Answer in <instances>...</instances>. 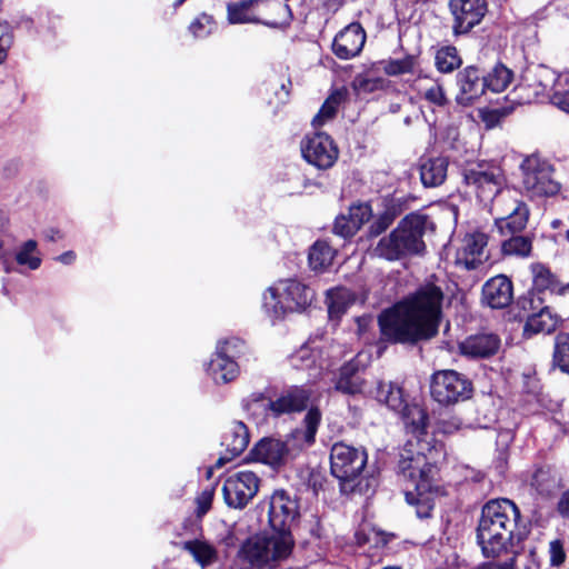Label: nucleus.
<instances>
[{
    "mask_svg": "<svg viewBox=\"0 0 569 569\" xmlns=\"http://www.w3.org/2000/svg\"><path fill=\"white\" fill-rule=\"evenodd\" d=\"M345 99L342 90H335L323 102L319 112L315 116L312 124L321 127L328 121L332 120L338 111L339 106Z\"/></svg>",
    "mask_w": 569,
    "mask_h": 569,
    "instance_id": "nucleus-37",
    "label": "nucleus"
},
{
    "mask_svg": "<svg viewBox=\"0 0 569 569\" xmlns=\"http://www.w3.org/2000/svg\"><path fill=\"white\" fill-rule=\"evenodd\" d=\"M308 401L309 393L303 389L297 388L271 401L269 408L276 416H280L306 409Z\"/></svg>",
    "mask_w": 569,
    "mask_h": 569,
    "instance_id": "nucleus-27",
    "label": "nucleus"
},
{
    "mask_svg": "<svg viewBox=\"0 0 569 569\" xmlns=\"http://www.w3.org/2000/svg\"><path fill=\"white\" fill-rule=\"evenodd\" d=\"M370 216L371 210L368 204L351 206L347 213L337 217L333 231L343 238L351 237L369 220Z\"/></svg>",
    "mask_w": 569,
    "mask_h": 569,
    "instance_id": "nucleus-23",
    "label": "nucleus"
},
{
    "mask_svg": "<svg viewBox=\"0 0 569 569\" xmlns=\"http://www.w3.org/2000/svg\"><path fill=\"white\" fill-rule=\"evenodd\" d=\"M259 478L252 471H238L230 475L222 487L226 503L236 509L244 508L257 495Z\"/></svg>",
    "mask_w": 569,
    "mask_h": 569,
    "instance_id": "nucleus-11",
    "label": "nucleus"
},
{
    "mask_svg": "<svg viewBox=\"0 0 569 569\" xmlns=\"http://www.w3.org/2000/svg\"><path fill=\"white\" fill-rule=\"evenodd\" d=\"M520 511L509 499H493L481 509L477 541L486 558H497L526 538L518 527Z\"/></svg>",
    "mask_w": 569,
    "mask_h": 569,
    "instance_id": "nucleus-3",
    "label": "nucleus"
},
{
    "mask_svg": "<svg viewBox=\"0 0 569 569\" xmlns=\"http://www.w3.org/2000/svg\"><path fill=\"white\" fill-rule=\"evenodd\" d=\"M550 101L557 108L569 113V84L557 86L550 96Z\"/></svg>",
    "mask_w": 569,
    "mask_h": 569,
    "instance_id": "nucleus-49",
    "label": "nucleus"
},
{
    "mask_svg": "<svg viewBox=\"0 0 569 569\" xmlns=\"http://www.w3.org/2000/svg\"><path fill=\"white\" fill-rule=\"evenodd\" d=\"M461 59L457 49L453 47H445L438 50L436 54V66L440 72H451L459 68Z\"/></svg>",
    "mask_w": 569,
    "mask_h": 569,
    "instance_id": "nucleus-44",
    "label": "nucleus"
},
{
    "mask_svg": "<svg viewBox=\"0 0 569 569\" xmlns=\"http://www.w3.org/2000/svg\"><path fill=\"white\" fill-rule=\"evenodd\" d=\"M247 349L246 342L239 338H229L218 342L216 353H224L234 360L244 355Z\"/></svg>",
    "mask_w": 569,
    "mask_h": 569,
    "instance_id": "nucleus-46",
    "label": "nucleus"
},
{
    "mask_svg": "<svg viewBox=\"0 0 569 569\" xmlns=\"http://www.w3.org/2000/svg\"><path fill=\"white\" fill-rule=\"evenodd\" d=\"M367 463V453L343 442L335 443L330 452V469L332 476L342 483L356 480Z\"/></svg>",
    "mask_w": 569,
    "mask_h": 569,
    "instance_id": "nucleus-9",
    "label": "nucleus"
},
{
    "mask_svg": "<svg viewBox=\"0 0 569 569\" xmlns=\"http://www.w3.org/2000/svg\"><path fill=\"white\" fill-rule=\"evenodd\" d=\"M212 24V18L208 14H202L190 24V30L196 38H204L211 33Z\"/></svg>",
    "mask_w": 569,
    "mask_h": 569,
    "instance_id": "nucleus-48",
    "label": "nucleus"
},
{
    "mask_svg": "<svg viewBox=\"0 0 569 569\" xmlns=\"http://www.w3.org/2000/svg\"><path fill=\"white\" fill-rule=\"evenodd\" d=\"M249 443V432L246 425L241 421H233L228 431H226L222 440V445L226 446L227 451L230 453L229 457H220L216 467H222L227 461L239 456Z\"/></svg>",
    "mask_w": 569,
    "mask_h": 569,
    "instance_id": "nucleus-24",
    "label": "nucleus"
},
{
    "mask_svg": "<svg viewBox=\"0 0 569 569\" xmlns=\"http://www.w3.org/2000/svg\"><path fill=\"white\" fill-rule=\"evenodd\" d=\"M213 495H214V489L208 488V489H204L197 497L196 502H197V516L198 517H202L210 510L212 500H213Z\"/></svg>",
    "mask_w": 569,
    "mask_h": 569,
    "instance_id": "nucleus-53",
    "label": "nucleus"
},
{
    "mask_svg": "<svg viewBox=\"0 0 569 569\" xmlns=\"http://www.w3.org/2000/svg\"><path fill=\"white\" fill-rule=\"evenodd\" d=\"M500 339L493 333H480L466 338L459 350L469 358H489L500 349Z\"/></svg>",
    "mask_w": 569,
    "mask_h": 569,
    "instance_id": "nucleus-22",
    "label": "nucleus"
},
{
    "mask_svg": "<svg viewBox=\"0 0 569 569\" xmlns=\"http://www.w3.org/2000/svg\"><path fill=\"white\" fill-rule=\"evenodd\" d=\"M253 0L228 4V20L230 23H258L252 12Z\"/></svg>",
    "mask_w": 569,
    "mask_h": 569,
    "instance_id": "nucleus-39",
    "label": "nucleus"
},
{
    "mask_svg": "<svg viewBox=\"0 0 569 569\" xmlns=\"http://www.w3.org/2000/svg\"><path fill=\"white\" fill-rule=\"evenodd\" d=\"M335 258V250L325 241H317L309 252V264L313 270L328 268Z\"/></svg>",
    "mask_w": 569,
    "mask_h": 569,
    "instance_id": "nucleus-38",
    "label": "nucleus"
},
{
    "mask_svg": "<svg viewBox=\"0 0 569 569\" xmlns=\"http://www.w3.org/2000/svg\"><path fill=\"white\" fill-rule=\"evenodd\" d=\"M6 257V251L3 249V243L0 240V260H2Z\"/></svg>",
    "mask_w": 569,
    "mask_h": 569,
    "instance_id": "nucleus-61",
    "label": "nucleus"
},
{
    "mask_svg": "<svg viewBox=\"0 0 569 569\" xmlns=\"http://www.w3.org/2000/svg\"><path fill=\"white\" fill-rule=\"evenodd\" d=\"M372 319L371 317H359L356 319L358 329L357 332L361 335L363 331H366L367 327L371 323Z\"/></svg>",
    "mask_w": 569,
    "mask_h": 569,
    "instance_id": "nucleus-57",
    "label": "nucleus"
},
{
    "mask_svg": "<svg viewBox=\"0 0 569 569\" xmlns=\"http://www.w3.org/2000/svg\"><path fill=\"white\" fill-rule=\"evenodd\" d=\"M430 393L440 405H455L471 397L472 383L456 370H439L431 376Z\"/></svg>",
    "mask_w": 569,
    "mask_h": 569,
    "instance_id": "nucleus-8",
    "label": "nucleus"
},
{
    "mask_svg": "<svg viewBox=\"0 0 569 569\" xmlns=\"http://www.w3.org/2000/svg\"><path fill=\"white\" fill-rule=\"evenodd\" d=\"M532 250V241L525 236H515L505 240L501 244V251L506 256L528 257Z\"/></svg>",
    "mask_w": 569,
    "mask_h": 569,
    "instance_id": "nucleus-41",
    "label": "nucleus"
},
{
    "mask_svg": "<svg viewBox=\"0 0 569 569\" xmlns=\"http://www.w3.org/2000/svg\"><path fill=\"white\" fill-rule=\"evenodd\" d=\"M449 161L446 157L422 159L419 171L420 179L425 187H438L447 178Z\"/></svg>",
    "mask_w": 569,
    "mask_h": 569,
    "instance_id": "nucleus-26",
    "label": "nucleus"
},
{
    "mask_svg": "<svg viewBox=\"0 0 569 569\" xmlns=\"http://www.w3.org/2000/svg\"><path fill=\"white\" fill-rule=\"evenodd\" d=\"M12 43L10 26L0 21V64L7 59L8 49Z\"/></svg>",
    "mask_w": 569,
    "mask_h": 569,
    "instance_id": "nucleus-51",
    "label": "nucleus"
},
{
    "mask_svg": "<svg viewBox=\"0 0 569 569\" xmlns=\"http://www.w3.org/2000/svg\"><path fill=\"white\" fill-rule=\"evenodd\" d=\"M401 211V209L398 212H393L391 216L383 214L378 220H376L371 227L370 232L375 236L380 234L383 232L392 222L393 218Z\"/></svg>",
    "mask_w": 569,
    "mask_h": 569,
    "instance_id": "nucleus-54",
    "label": "nucleus"
},
{
    "mask_svg": "<svg viewBox=\"0 0 569 569\" xmlns=\"http://www.w3.org/2000/svg\"><path fill=\"white\" fill-rule=\"evenodd\" d=\"M7 223V218L3 212L0 210V228H2Z\"/></svg>",
    "mask_w": 569,
    "mask_h": 569,
    "instance_id": "nucleus-60",
    "label": "nucleus"
},
{
    "mask_svg": "<svg viewBox=\"0 0 569 569\" xmlns=\"http://www.w3.org/2000/svg\"><path fill=\"white\" fill-rule=\"evenodd\" d=\"M441 287L428 282L379 317L383 337L395 342H418L438 333L442 301Z\"/></svg>",
    "mask_w": 569,
    "mask_h": 569,
    "instance_id": "nucleus-1",
    "label": "nucleus"
},
{
    "mask_svg": "<svg viewBox=\"0 0 569 569\" xmlns=\"http://www.w3.org/2000/svg\"><path fill=\"white\" fill-rule=\"evenodd\" d=\"M367 34L362 26L351 22L339 31L332 42V52L341 60L358 57L366 43Z\"/></svg>",
    "mask_w": 569,
    "mask_h": 569,
    "instance_id": "nucleus-16",
    "label": "nucleus"
},
{
    "mask_svg": "<svg viewBox=\"0 0 569 569\" xmlns=\"http://www.w3.org/2000/svg\"><path fill=\"white\" fill-rule=\"evenodd\" d=\"M526 81L533 94L539 97L553 92L557 86H568L569 73L559 74L545 64H537L527 71Z\"/></svg>",
    "mask_w": 569,
    "mask_h": 569,
    "instance_id": "nucleus-18",
    "label": "nucleus"
},
{
    "mask_svg": "<svg viewBox=\"0 0 569 569\" xmlns=\"http://www.w3.org/2000/svg\"><path fill=\"white\" fill-rule=\"evenodd\" d=\"M413 89L421 98L437 107H443L448 102L441 83L432 78L419 77L413 82Z\"/></svg>",
    "mask_w": 569,
    "mask_h": 569,
    "instance_id": "nucleus-30",
    "label": "nucleus"
},
{
    "mask_svg": "<svg viewBox=\"0 0 569 569\" xmlns=\"http://www.w3.org/2000/svg\"><path fill=\"white\" fill-rule=\"evenodd\" d=\"M321 420V413L319 409L311 408L305 417V429L297 430L295 437L297 439L303 438L307 445H311L315 441V437Z\"/></svg>",
    "mask_w": 569,
    "mask_h": 569,
    "instance_id": "nucleus-43",
    "label": "nucleus"
},
{
    "mask_svg": "<svg viewBox=\"0 0 569 569\" xmlns=\"http://www.w3.org/2000/svg\"><path fill=\"white\" fill-rule=\"evenodd\" d=\"M416 59L413 57H405L402 59L389 60L385 62L383 70L389 76H399L413 70Z\"/></svg>",
    "mask_w": 569,
    "mask_h": 569,
    "instance_id": "nucleus-47",
    "label": "nucleus"
},
{
    "mask_svg": "<svg viewBox=\"0 0 569 569\" xmlns=\"http://www.w3.org/2000/svg\"><path fill=\"white\" fill-rule=\"evenodd\" d=\"M481 119L487 128H493L500 121V113L497 110H487L481 112Z\"/></svg>",
    "mask_w": 569,
    "mask_h": 569,
    "instance_id": "nucleus-55",
    "label": "nucleus"
},
{
    "mask_svg": "<svg viewBox=\"0 0 569 569\" xmlns=\"http://www.w3.org/2000/svg\"><path fill=\"white\" fill-rule=\"evenodd\" d=\"M531 486L542 496H550L560 488V478L550 467L539 468L535 471Z\"/></svg>",
    "mask_w": 569,
    "mask_h": 569,
    "instance_id": "nucleus-34",
    "label": "nucleus"
},
{
    "mask_svg": "<svg viewBox=\"0 0 569 569\" xmlns=\"http://www.w3.org/2000/svg\"><path fill=\"white\" fill-rule=\"evenodd\" d=\"M383 569H400L399 567H386Z\"/></svg>",
    "mask_w": 569,
    "mask_h": 569,
    "instance_id": "nucleus-63",
    "label": "nucleus"
},
{
    "mask_svg": "<svg viewBox=\"0 0 569 569\" xmlns=\"http://www.w3.org/2000/svg\"><path fill=\"white\" fill-rule=\"evenodd\" d=\"M460 93L457 100L461 104H470L486 91V79L476 67H467L458 73Z\"/></svg>",
    "mask_w": 569,
    "mask_h": 569,
    "instance_id": "nucleus-20",
    "label": "nucleus"
},
{
    "mask_svg": "<svg viewBox=\"0 0 569 569\" xmlns=\"http://www.w3.org/2000/svg\"><path fill=\"white\" fill-rule=\"evenodd\" d=\"M506 193H508L510 196V199H518L517 192L515 190L503 188L498 193V196L496 198H493V200L491 201V203H492L491 211H492V213L496 214V217L502 216L503 213H501V212H503V210L508 209L510 206L507 200H502V198Z\"/></svg>",
    "mask_w": 569,
    "mask_h": 569,
    "instance_id": "nucleus-52",
    "label": "nucleus"
},
{
    "mask_svg": "<svg viewBox=\"0 0 569 569\" xmlns=\"http://www.w3.org/2000/svg\"><path fill=\"white\" fill-rule=\"evenodd\" d=\"M293 546L290 530L272 529L249 537L241 545L239 556L253 569H272L289 558Z\"/></svg>",
    "mask_w": 569,
    "mask_h": 569,
    "instance_id": "nucleus-5",
    "label": "nucleus"
},
{
    "mask_svg": "<svg viewBox=\"0 0 569 569\" xmlns=\"http://www.w3.org/2000/svg\"><path fill=\"white\" fill-rule=\"evenodd\" d=\"M46 237L50 240V241H56V240H59L61 238V234L59 231H56V230H50L47 232Z\"/></svg>",
    "mask_w": 569,
    "mask_h": 569,
    "instance_id": "nucleus-59",
    "label": "nucleus"
},
{
    "mask_svg": "<svg viewBox=\"0 0 569 569\" xmlns=\"http://www.w3.org/2000/svg\"><path fill=\"white\" fill-rule=\"evenodd\" d=\"M566 239L569 241V229L566 231Z\"/></svg>",
    "mask_w": 569,
    "mask_h": 569,
    "instance_id": "nucleus-62",
    "label": "nucleus"
},
{
    "mask_svg": "<svg viewBox=\"0 0 569 569\" xmlns=\"http://www.w3.org/2000/svg\"><path fill=\"white\" fill-rule=\"evenodd\" d=\"M37 249V242L34 240H28L20 248V250L16 254V260L21 266H28L29 269L36 270L40 267L41 259L37 256H33V252Z\"/></svg>",
    "mask_w": 569,
    "mask_h": 569,
    "instance_id": "nucleus-45",
    "label": "nucleus"
},
{
    "mask_svg": "<svg viewBox=\"0 0 569 569\" xmlns=\"http://www.w3.org/2000/svg\"><path fill=\"white\" fill-rule=\"evenodd\" d=\"M183 549L190 552L193 559L201 566L206 567L217 560V550L210 543L202 540H190L183 543Z\"/></svg>",
    "mask_w": 569,
    "mask_h": 569,
    "instance_id": "nucleus-36",
    "label": "nucleus"
},
{
    "mask_svg": "<svg viewBox=\"0 0 569 569\" xmlns=\"http://www.w3.org/2000/svg\"><path fill=\"white\" fill-rule=\"evenodd\" d=\"M432 439H408L400 451L399 475L407 483L406 500L418 505L419 517H428L431 510V492L437 475L436 462L441 449L431 445Z\"/></svg>",
    "mask_w": 569,
    "mask_h": 569,
    "instance_id": "nucleus-2",
    "label": "nucleus"
},
{
    "mask_svg": "<svg viewBox=\"0 0 569 569\" xmlns=\"http://www.w3.org/2000/svg\"><path fill=\"white\" fill-rule=\"evenodd\" d=\"M251 455L256 461L278 468L287 462L290 451L286 442L264 438L252 448Z\"/></svg>",
    "mask_w": 569,
    "mask_h": 569,
    "instance_id": "nucleus-21",
    "label": "nucleus"
},
{
    "mask_svg": "<svg viewBox=\"0 0 569 569\" xmlns=\"http://www.w3.org/2000/svg\"><path fill=\"white\" fill-rule=\"evenodd\" d=\"M366 387V380L360 375L358 361L352 359L342 366L335 382L337 391L346 395L361 393Z\"/></svg>",
    "mask_w": 569,
    "mask_h": 569,
    "instance_id": "nucleus-25",
    "label": "nucleus"
},
{
    "mask_svg": "<svg viewBox=\"0 0 569 569\" xmlns=\"http://www.w3.org/2000/svg\"><path fill=\"white\" fill-rule=\"evenodd\" d=\"M557 325L558 319L551 315L548 308H543L527 319L523 331L528 335L550 333L556 330Z\"/></svg>",
    "mask_w": 569,
    "mask_h": 569,
    "instance_id": "nucleus-33",
    "label": "nucleus"
},
{
    "mask_svg": "<svg viewBox=\"0 0 569 569\" xmlns=\"http://www.w3.org/2000/svg\"><path fill=\"white\" fill-rule=\"evenodd\" d=\"M552 363L562 372L569 373V333L560 332L556 336Z\"/></svg>",
    "mask_w": 569,
    "mask_h": 569,
    "instance_id": "nucleus-42",
    "label": "nucleus"
},
{
    "mask_svg": "<svg viewBox=\"0 0 569 569\" xmlns=\"http://www.w3.org/2000/svg\"><path fill=\"white\" fill-rule=\"evenodd\" d=\"M376 398L378 401L386 403L393 411L400 413L409 406L403 398L401 388L392 383L379 382Z\"/></svg>",
    "mask_w": 569,
    "mask_h": 569,
    "instance_id": "nucleus-32",
    "label": "nucleus"
},
{
    "mask_svg": "<svg viewBox=\"0 0 569 569\" xmlns=\"http://www.w3.org/2000/svg\"><path fill=\"white\" fill-rule=\"evenodd\" d=\"M301 153L308 163L322 170L331 168L339 157L335 141L323 132L306 138L301 143Z\"/></svg>",
    "mask_w": 569,
    "mask_h": 569,
    "instance_id": "nucleus-12",
    "label": "nucleus"
},
{
    "mask_svg": "<svg viewBox=\"0 0 569 569\" xmlns=\"http://www.w3.org/2000/svg\"><path fill=\"white\" fill-rule=\"evenodd\" d=\"M533 286L538 291L549 290L563 295L569 290V282L561 284L556 276L542 263H533L531 266Z\"/></svg>",
    "mask_w": 569,
    "mask_h": 569,
    "instance_id": "nucleus-29",
    "label": "nucleus"
},
{
    "mask_svg": "<svg viewBox=\"0 0 569 569\" xmlns=\"http://www.w3.org/2000/svg\"><path fill=\"white\" fill-rule=\"evenodd\" d=\"M207 370L217 383L230 382L239 375L238 363L224 353H214Z\"/></svg>",
    "mask_w": 569,
    "mask_h": 569,
    "instance_id": "nucleus-28",
    "label": "nucleus"
},
{
    "mask_svg": "<svg viewBox=\"0 0 569 569\" xmlns=\"http://www.w3.org/2000/svg\"><path fill=\"white\" fill-rule=\"evenodd\" d=\"M405 425L410 429L411 438L419 437V439H423L422 436H427L425 433V429L427 427V413L426 411L418 405H409L401 413Z\"/></svg>",
    "mask_w": 569,
    "mask_h": 569,
    "instance_id": "nucleus-35",
    "label": "nucleus"
},
{
    "mask_svg": "<svg viewBox=\"0 0 569 569\" xmlns=\"http://www.w3.org/2000/svg\"><path fill=\"white\" fill-rule=\"evenodd\" d=\"M355 300V295L347 288H335L329 290L326 299L329 318L332 320H339Z\"/></svg>",
    "mask_w": 569,
    "mask_h": 569,
    "instance_id": "nucleus-31",
    "label": "nucleus"
},
{
    "mask_svg": "<svg viewBox=\"0 0 569 569\" xmlns=\"http://www.w3.org/2000/svg\"><path fill=\"white\" fill-rule=\"evenodd\" d=\"M184 0H178L177 6L181 4Z\"/></svg>",
    "mask_w": 569,
    "mask_h": 569,
    "instance_id": "nucleus-64",
    "label": "nucleus"
},
{
    "mask_svg": "<svg viewBox=\"0 0 569 569\" xmlns=\"http://www.w3.org/2000/svg\"><path fill=\"white\" fill-rule=\"evenodd\" d=\"M520 169L523 189L530 198L552 197L560 191L555 168L548 160L531 154L523 159Z\"/></svg>",
    "mask_w": 569,
    "mask_h": 569,
    "instance_id": "nucleus-7",
    "label": "nucleus"
},
{
    "mask_svg": "<svg viewBox=\"0 0 569 569\" xmlns=\"http://www.w3.org/2000/svg\"><path fill=\"white\" fill-rule=\"evenodd\" d=\"M513 298V287L510 279L503 274L489 279L482 288V301L492 309L508 307Z\"/></svg>",
    "mask_w": 569,
    "mask_h": 569,
    "instance_id": "nucleus-19",
    "label": "nucleus"
},
{
    "mask_svg": "<svg viewBox=\"0 0 569 569\" xmlns=\"http://www.w3.org/2000/svg\"><path fill=\"white\" fill-rule=\"evenodd\" d=\"M315 291L295 279L279 280L264 295V305L273 309L277 316L288 312H301L313 301Z\"/></svg>",
    "mask_w": 569,
    "mask_h": 569,
    "instance_id": "nucleus-6",
    "label": "nucleus"
},
{
    "mask_svg": "<svg viewBox=\"0 0 569 569\" xmlns=\"http://www.w3.org/2000/svg\"><path fill=\"white\" fill-rule=\"evenodd\" d=\"M463 180L472 187L482 202L492 201L503 189L505 178L500 168L479 164L463 171Z\"/></svg>",
    "mask_w": 569,
    "mask_h": 569,
    "instance_id": "nucleus-10",
    "label": "nucleus"
},
{
    "mask_svg": "<svg viewBox=\"0 0 569 569\" xmlns=\"http://www.w3.org/2000/svg\"><path fill=\"white\" fill-rule=\"evenodd\" d=\"M558 511L563 518L569 519V489L561 495Z\"/></svg>",
    "mask_w": 569,
    "mask_h": 569,
    "instance_id": "nucleus-56",
    "label": "nucleus"
},
{
    "mask_svg": "<svg viewBox=\"0 0 569 569\" xmlns=\"http://www.w3.org/2000/svg\"><path fill=\"white\" fill-rule=\"evenodd\" d=\"M430 226L428 217L421 213L406 216L388 236L382 237L372 249V254L388 261H397L421 254L426 244L423 236Z\"/></svg>",
    "mask_w": 569,
    "mask_h": 569,
    "instance_id": "nucleus-4",
    "label": "nucleus"
},
{
    "mask_svg": "<svg viewBox=\"0 0 569 569\" xmlns=\"http://www.w3.org/2000/svg\"><path fill=\"white\" fill-rule=\"evenodd\" d=\"M502 200L509 202V208L503 210L502 216L495 217V224L501 236L516 234L521 232L528 222L529 209L525 202L519 199H510L506 193Z\"/></svg>",
    "mask_w": 569,
    "mask_h": 569,
    "instance_id": "nucleus-17",
    "label": "nucleus"
},
{
    "mask_svg": "<svg viewBox=\"0 0 569 569\" xmlns=\"http://www.w3.org/2000/svg\"><path fill=\"white\" fill-rule=\"evenodd\" d=\"M550 565L560 567L566 561V552L561 540L556 539L549 543Z\"/></svg>",
    "mask_w": 569,
    "mask_h": 569,
    "instance_id": "nucleus-50",
    "label": "nucleus"
},
{
    "mask_svg": "<svg viewBox=\"0 0 569 569\" xmlns=\"http://www.w3.org/2000/svg\"><path fill=\"white\" fill-rule=\"evenodd\" d=\"M488 236L481 231H472L465 234L457 250L455 262L466 270H473L488 260L486 251Z\"/></svg>",
    "mask_w": 569,
    "mask_h": 569,
    "instance_id": "nucleus-13",
    "label": "nucleus"
},
{
    "mask_svg": "<svg viewBox=\"0 0 569 569\" xmlns=\"http://www.w3.org/2000/svg\"><path fill=\"white\" fill-rule=\"evenodd\" d=\"M449 8L455 17L456 34L467 33L478 24L487 12L486 0H450Z\"/></svg>",
    "mask_w": 569,
    "mask_h": 569,
    "instance_id": "nucleus-14",
    "label": "nucleus"
},
{
    "mask_svg": "<svg viewBox=\"0 0 569 569\" xmlns=\"http://www.w3.org/2000/svg\"><path fill=\"white\" fill-rule=\"evenodd\" d=\"M486 89L492 92H502L512 80V71L502 64H497L493 69L485 76Z\"/></svg>",
    "mask_w": 569,
    "mask_h": 569,
    "instance_id": "nucleus-40",
    "label": "nucleus"
},
{
    "mask_svg": "<svg viewBox=\"0 0 569 569\" xmlns=\"http://www.w3.org/2000/svg\"><path fill=\"white\" fill-rule=\"evenodd\" d=\"M268 515L272 529L290 530V526L299 516L298 502L284 490H276L270 497Z\"/></svg>",
    "mask_w": 569,
    "mask_h": 569,
    "instance_id": "nucleus-15",
    "label": "nucleus"
},
{
    "mask_svg": "<svg viewBox=\"0 0 569 569\" xmlns=\"http://www.w3.org/2000/svg\"><path fill=\"white\" fill-rule=\"evenodd\" d=\"M76 254L73 251H68L59 256L58 260L64 264H69L74 261Z\"/></svg>",
    "mask_w": 569,
    "mask_h": 569,
    "instance_id": "nucleus-58",
    "label": "nucleus"
}]
</instances>
